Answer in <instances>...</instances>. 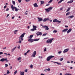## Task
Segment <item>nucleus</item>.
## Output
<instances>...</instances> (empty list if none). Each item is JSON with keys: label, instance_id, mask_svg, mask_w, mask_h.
Listing matches in <instances>:
<instances>
[{"label": "nucleus", "instance_id": "1", "mask_svg": "<svg viewBox=\"0 0 75 75\" xmlns=\"http://www.w3.org/2000/svg\"><path fill=\"white\" fill-rule=\"evenodd\" d=\"M11 9L13 11H14V9L16 11H18V10H20L19 9H18L15 6H14H14H13V5H12L11 6Z\"/></svg>", "mask_w": 75, "mask_h": 75}, {"label": "nucleus", "instance_id": "2", "mask_svg": "<svg viewBox=\"0 0 75 75\" xmlns=\"http://www.w3.org/2000/svg\"><path fill=\"white\" fill-rule=\"evenodd\" d=\"M25 34V33H24L20 36L19 39V41H23V37H24Z\"/></svg>", "mask_w": 75, "mask_h": 75}, {"label": "nucleus", "instance_id": "3", "mask_svg": "<svg viewBox=\"0 0 75 75\" xmlns=\"http://www.w3.org/2000/svg\"><path fill=\"white\" fill-rule=\"evenodd\" d=\"M0 61L1 62H4V61H6V62H8L9 61L7 60V58H2L0 60Z\"/></svg>", "mask_w": 75, "mask_h": 75}, {"label": "nucleus", "instance_id": "4", "mask_svg": "<svg viewBox=\"0 0 75 75\" xmlns=\"http://www.w3.org/2000/svg\"><path fill=\"white\" fill-rule=\"evenodd\" d=\"M54 40V38L48 39L46 41V42L47 43H50V44H51L52 42V40Z\"/></svg>", "mask_w": 75, "mask_h": 75}, {"label": "nucleus", "instance_id": "5", "mask_svg": "<svg viewBox=\"0 0 75 75\" xmlns=\"http://www.w3.org/2000/svg\"><path fill=\"white\" fill-rule=\"evenodd\" d=\"M54 56H50L48 57L47 59V61H50V59H51V58H54Z\"/></svg>", "mask_w": 75, "mask_h": 75}, {"label": "nucleus", "instance_id": "6", "mask_svg": "<svg viewBox=\"0 0 75 75\" xmlns=\"http://www.w3.org/2000/svg\"><path fill=\"white\" fill-rule=\"evenodd\" d=\"M52 9V7H50L46 9L45 10L47 12H49Z\"/></svg>", "mask_w": 75, "mask_h": 75}, {"label": "nucleus", "instance_id": "7", "mask_svg": "<svg viewBox=\"0 0 75 75\" xmlns=\"http://www.w3.org/2000/svg\"><path fill=\"white\" fill-rule=\"evenodd\" d=\"M53 22L54 23L55 22H57L59 24L61 23V21L58 20L57 19H54L53 21Z\"/></svg>", "mask_w": 75, "mask_h": 75}, {"label": "nucleus", "instance_id": "8", "mask_svg": "<svg viewBox=\"0 0 75 75\" xmlns=\"http://www.w3.org/2000/svg\"><path fill=\"white\" fill-rule=\"evenodd\" d=\"M28 41L29 42H33L34 41V40L32 38H30L28 40Z\"/></svg>", "mask_w": 75, "mask_h": 75}, {"label": "nucleus", "instance_id": "9", "mask_svg": "<svg viewBox=\"0 0 75 75\" xmlns=\"http://www.w3.org/2000/svg\"><path fill=\"white\" fill-rule=\"evenodd\" d=\"M42 20L44 21V22H45L46 21H48V20H50V19L48 18H45L42 19Z\"/></svg>", "mask_w": 75, "mask_h": 75}, {"label": "nucleus", "instance_id": "10", "mask_svg": "<svg viewBox=\"0 0 75 75\" xmlns=\"http://www.w3.org/2000/svg\"><path fill=\"white\" fill-rule=\"evenodd\" d=\"M36 55V51H35L33 53V54L32 55V57H35V55Z\"/></svg>", "mask_w": 75, "mask_h": 75}, {"label": "nucleus", "instance_id": "11", "mask_svg": "<svg viewBox=\"0 0 75 75\" xmlns=\"http://www.w3.org/2000/svg\"><path fill=\"white\" fill-rule=\"evenodd\" d=\"M36 34H38L37 35L38 36V35H42V33L40 32H38L36 33Z\"/></svg>", "mask_w": 75, "mask_h": 75}, {"label": "nucleus", "instance_id": "12", "mask_svg": "<svg viewBox=\"0 0 75 75\" xmlns=\"http://www.w3.org/2000/svg\"><path fill=\"white\" fill-rule=\"evenodd\" d=\"M44 28H45V30H49V28H48V27L47 25H45V26H44Z\"/></svg>", "mask_w": 75, "mask_h": 75}, {"label": "nucleus", "instance_id": "13", "mask_svg": "<svg viewBox=\"0 0 75 75\" xmlns=\"http://www.w3.org/2000/svg\"><path fill=\"white\" fill-rule=\"evenodd\" d=\"M69 50V49H65L63 51V52L64 53H65V52H68Z\"/></svg>", "mask_w": 75, "mask_h": 75}, {"label": "nucleus", "instance_id": "14", "mask_svg": "<svg viewBox=\"0 0 75 75\" xmlns=\"http://www.w3.org/2000/svg\"><path fill=\"white\" fill-rule=\"evenodd\" d=\"M51 62H54V63H56V64H57L58 65H61V63H58V62L52 61H51Z\"/></svg>", "mask_w": 75, "mask_h": 75}, {"label": "nucleus", "instance_id": "15", "mask_svg": "<svg viewBox=\"0 0 75 75\" xmlns=\"http://www.w3.org/2000/svg\"><path fill=\"white\" fill-rule=\"evenodd\" d=\"M68 28H66V29L63 30L62 31V32H65L66 33V32H67V31H68Z\"/></svg>", "mask_w": 75, "mask_h": 75}, {"label": "nucleus", "instance_id": "16", "mask_svg": "<svg viewBox=\"0 0 75 75\" xmlns=\"http://www.w3.org/2000/svg\"><path fill=\"white\" fill-rule=\"evenodd\" d=\"M71 30H72V29H71V28H70V29L67 31V34H68V33H70V32H71Z\"/></svg>", "mask_w": 75, "mask_h": 75}, {"label": "nucleus", "instance_id": "17", "mask_svg": "<svg viewBox=\"0 0 75 75\" xmlns=\"http://www.w3.org/2000/svg\"><path fill=\"white\" fill-rule=\"evenodd\" d=\"M33 5L34 7H38V5H37V3H35Z\"/></svg>", "mask_w": 75, "mask_h": 75}, {"label": "nucleus", "instance_id": "18", "mask_svg": "<svg viewBox=\"0 0 75 75\" xmlns=\"http://www.w3.org/2000/svg\"><path fill=\"white\" fill-rule=\"evenodd\" d=\"M38 19L39 22L41 21H42V18H39V17H38Z\"/></svg>", "mask_w": 75, "mask_h": 75}, {"label": "nucleus", "instance_id": "19", "mask_svg": "<svg viewBox=\"0 0 75 75\" xmlns=\"http://www.w3.org/2000/svg\"><path fill=\"white\" fill-rule=\"evenodd\" d=\"M74 1V0H70L67 3H72Z\"/></svg>", "mask_w": 75, "mask_h": 75}, {"label": "nucleus", "instance_id": "20", "mask_svg": "<svg viewBox=\"0 0 75 75\" xmlns=\"http://www.w3.org/2000/svg\"><path fill=\"white\" fill-rule=\"evenodd\" d=\"M37 30V29L36 28H33L31 29L30 30L31 31H35V30Z\"/></svg>", "mask_w": 75, "mask_h": 75}, {"label": "nucleus", "instance_id": "21", "mask_svg": "<svg viewBox=\"0 0 75 75\" xmlns=\"http://www.w3.org/2000/svg\"><path fill=\"white\" fill-rule=\"evenodd\" d=\"M33 35H30L29 37H28V38H33Z\"/></svg>", "mask_w": 75, "mask_h": 75}, {"label": "nucleus", "instance_id": "22", "mask_svg": "<svg viewBox=\"0 0 75 75\" xmlns=\"http://www.w3.org/2000/svg\"><path fill=\"white\" fill-rule=\"evenodd\" d=\"M20 74L21 75H24V72L20 71Z\"/></svg>", "mask_w": 75, "mask_h": 75}, {"label": "nucleus", "instance_id": "23", "mask_svg": "<svg viewBox=\"0 0 75 75\" xmlns=\"http://www.w3.org/2000/svg\"><path fill=\"white\" fill-rule=\"evenodd\" d=\"M16 47H15V48H14L13 49H11V52H13L14 50H16Z\"/></svg>", "mask_w": 75, "mask_h": 75}, {"label": "nucleus", "instance_id": "24", "mask_svg": "<svg viewBox=\"0 0 75 75\" xmlns=\"http://www.w3.org/2000/svg\"><path fill=\"white\" fill-rule=\"evenodd\" d=\"M74 17V16L73 15L72 16H69L68 17V18H73V17Z\"/></svg>", "mask_w": 75, "mask_h": 75}, {"label": "nucleus", "instance_id": "25", "mask_svg": "<svg viewBox=\"0 0 75 75\" xmlns=\"http://www.w3.org/2000/svg\"><path fill=\"white\" fill-rule=\"evenodd\" d=\"M33 65L32 64H31L30 65V68H33Z\"/></svg>", "mask_w": 75, "mask_h": 75}, {"label": "nucleus", "instance_id": "26", "mask_svg": "<svg viewBox=\"0 0 75 75\" xmlns=\"http://www.w3.org/2000/svg\"><path fill=\"white\" fill-rule=\"evenodd\" d=\"M40 3H41L40 4H44V2L43 1H41Z\"/></svg>", "mask_w": 75, "mask_h": 75}, {"label": "nucleus", "instance_id": "27", "mask_svg": "<svg viewBox=\"0 0 75 75\" xmlns=\"http://www.w3.org/2000/svg\"><path fill=\"white\" fill-rule=\"evenodd\" d=\"M33 28H35L36 29H37V26L33 25Z\"/></svg>", "mask_w": 75, "mask_h": 75}, {"label": "nucleus", "instance_id": "28", "mask_svg": "<svg viewBox=\"0 0 75 75\" xmlns=\"http://www.w3.org/2000/svg\"><path fill=\"white\" fill-rule=\"evenodd\" d=\"M39 40H40V39H34V41H39Z\"/></svg>", "mask_w": 75, "mask_h": 75}, {"label": "nucleus", "instance_id": "29", "mask_svg": "<svg viewBox=\"0 0 75 75\" xmlns=\"http://www.w3.org/2000/svg\"><path fill=\"white\" fill-rule=\"evenodd\" d=\"M70 14V12H68L66 14V16H68Z\"/></svg>", "mask_w": 75, "mask_h": 75}, {"label": "nucleus", "instance_id": "30", "mask_svg": "<svg viewBox=\"0 0 75 75\" xmlns=\"http://www.w3.org/2000/svg\"><path fill=\"white\" fill-rule=\"evenodd\" d=\"M52 1H53V0H50L48 2V3H51L52 2Z\"/></svg>", "mask_w": 75, "mask_h": 75}, {"label": "nucleus", "instance_id": "31", "mask_svg": "<svg viewBox=\"0 0 75 75\" xmlns=\"http://www.w3.org/2000/svg\"><path fill=\"white\" fill-rule=\"evenodd\" d=\"M17 70H16L14 72V75H16V74H17Z\"/></svg>", "mask_w": 75, "mask_h": 75}, {"label": "nucleus", "instance_id": "32", "mask_svg": "<svg viewBox=\"0 0 75 75\" xmlns=\"http://www.w3.org/2000/svg\"><path fill=\"white\" fill-rule=\"evenodd\" d=\"M12 3L13 4V5H15V1H12Z\"/></svg>", "mask_w": 75, "mask_h": 75}, {"label": "nucleus", "instance_id": "33", "mask_svg": "<svg viewBox=\"0 0 75 75\" xmlns=\"http://www.w3.org/2000/svg\"><path fill=\"white\" fill-rule=\"evenodd\" d=\"M21 57H19L18 58V61H20V60H21Z\"/></svg>", "mask_w": 75, "mask_h": 75}, {"label": "nucleus", "instance_id": "34", "mask_svg": "<svg viewBox=\"0 0 75 75\" xmlns=\"http://www.w3.org/2000/svg\"><path fill=\"white\" fill-rule=\"evenodd\" d=\"M70 8H68L67 10L66 11V12H68V11H69V10H70Z\"/></svg>", "mask_w": 75, "mask_h": 75}, {"label": "nucleus", "instance_id": "35", "mask_svg": "<svg viewBox=\"0 0 75 75\" xmlns=\"http://www.w3.org/2000/svg\"><path fill=\"white\" fill-rule=\"evenodd\" d=\"M63 59H64L63 58H62L59 59L60 61H62Z\"/></svg>", "mask_w": 75, "mask_h": 75}, {"label": "nucleus", "instance_id": "36", "mask_svg": "<svg viewBox=\"0 0 75 75\" xmlns=\"http://www.w3.org/2000/svg\"><path fill=\"white\" fill-rule=\"evenodd\" d=\"M57 31L54 30L53 31V33H57Z\"/></svg>", "mask_w": 75, "mask_h": 75}, {"label": "nucleus", "instance_id": "37", "mask_svg": "<svg viewBox=\"0 0 75 75\" xmlns=\"http://www.w3.org/2000/svg\"><path fill=\"white\" fill-rule=\"evenodd\" d=\"M9 73H10V71H8V70L7 72L6 73L7 74H9Z\"/></svg>", "mask_w": 75, "mask_h": 75}, {"label": "nucleus", "instance_id": "38", "mask_svg": "<svg viewBox=\"0 0 75 75\" xmlns=\"http://www.w3.org/2000/svg\"><path fill=\"white\" fill-rule=\"evenodd\" d=\"M61 52H61V51H59V52H58V54H61Z\"/></svg>", "mask_w": 75, "mask_h": 75}, {"label": "nucleus", "instance_id": "39", "mask_svg": "<svg viewBox=\"0 0 75 75\" xmlns=\"http://www.w3.org/2000/svg\"><path fill=\"white\" fill-rule=\"evenodd\" d=\"M47 35V33H45L43 34L42 36H45Z\"/></svg>", "mask_w": 75, "mask_h": 75}, {"label": "nucleus", "instance_id": "40", "mask_svg": "<svg viewBox=\"0 0 75 75\" xmlns=\"http://www.w3.org/2000/svg\"><path fill=\"white\" fill-rule=\"evenodd\" d=\"M28 71V70L27 69H26L25 70V72H27Z\"/></svg>", "mask_w": 75, "mask_h": 75}, {"label": "nucleus", "instance_id": "41", "mask_svg": "<svg viewBox=\"0 0 75 75\" xmlns=\"http://www.w3.org/2000/svg\"><path fill=\"white\" fill-rule=\"evenodd\" d=\"M45 70H47V71H50V69L48 68L47 69H45Z\"/></svg>", "mask_w": 75, "mask_h": 75}, {"label": "nucleus", "instance_id": "42", "mask_svg": "<svg viewBox=\"0 0 75 75\" xmlns=\"http://www.w3.org/2000/svg\"><path fill=\"white\" fill-rule=\"evenodd\" d=\"M40 25L41 26H42L43 28H44V27L45 26H45H43V25H42V24H41Z\"/></svg>", "mask_w": 75, "mask_h": 75}, {"label": "nucleus", "instance_id": "43", "mask_svg": "<svg viewBox=\"0 0 75 75\" xmlns=\"http://www.w3.org/2000/svg\"><path fill=\"white\" fill-rule=\"evenodd\" d=\"M5 67H8V64H5Z\"/></svg>", "mask_w": 75, "mask_h": 75}, {"label": "nucleus", "instance_id": "44", "mask_svg": "<svg viewBox=\"0 0 75 75\" xmlns=\"http://www.w3.org/2000/svg\"><path fill=\"white\" fill-rule=\"evenodd\" d=\"M19 41L18 42V43L19 44H20V43H21V41H22L21 40H19Z\"/></svg>", "mask_w": 75, "mask_h": 75}, {"label": "nucleus", "instance_id": "45", "mask_svg": "<svg viewBox=\"0 0 75 75\" xmlns=\"http://www.w3.org/2000/svg\"><path fill=\"white\" fill-rule=\"evenodd\" d=\"M47 51V49L46 48H45L44 49V52H45V51Z\"/></svg>", "mask_w": 75, "mask_h": 75}, {"label": "nucleus", "instance_id": "46", "mask_svg": "<svg viewBox=\"0 0 75 75\" xmlns=\"http://www.w3.org/2000/svg\"><path fill=\"white\" fill-rule=\"evenodd\" d=\"M19 3H21V0H18Z\"/></svg>", "mask_w": 75, "mask_h": 75}, {"label": "nucleus", "instance_id": "47", "mask_svg": "<svg viewBox=\"0 0 75 75\" xmlns=\"http://www.w3.org/2000/svg\"><path fill=\"white\" fill-rule=\"evenodd\" d=\"M62 9H63V8H61L60 9V10L61 11V10H62Z\"/></svg>", "mask_w": 75, "mask_h": 75}, {"label": "nucleus", "instance_id": "48", "mask_svg": "<svg viewBox=\"0 0 75 75\" xmlns=\"http://www.w3.org/2000/svg\"><path fill=\"white\" fill-rule=\"evenodd\" d=\"M30 1V0H25V1L26 2H28V1Z\"/></svg>", "mask_w": 75, "mask_h": 75}, {"label": "nucleus", "instance_id": "49", "mask_svg": "<svg viewBox=\"0 0 75 75\" xmlns=\"http://www.w3.org/2000/svg\"><path fill=\"white\" fill-rule=\"evenodd\" d=\"M30 51L29 50H28L26 52V53H28L30 52Z\"/></svg>", "mask_w": 75, "mask_h": 75}, {"label": "nucleus", "instance_id": "50", "mask_svg": "<svg viewBox=\"0 0 75 75\" xmlns=\"http://www.w3.org/2000/svg\"><path fill=\"white\" fill-rule=\"evenodd\" d=\"M7 7V6L5 5L4 7V8H6V7Z\"/></svg>", "mask_w": 75, "mask_h": 75}, {"label": "nucleus", "instance_id": "51", "mask_svg": "<svg viewBox=\"0 0 75 75\" xmlns=\"http://www.w3.org/2000/svg\"><path fill=\"white\" fill-rule=\"evenodd\" d=\"M6 11H8L9 10V9L8 8H7L6 9Z\"/></svg>", "mask_w": 75, "mask_h": 75}, {"label": "nucleus", "instance_id": "52", "mask_svg": "<svg viewBox=\"0 0 75 75\" xmlns=\"http://www.w3.org/2000/svg\"><path fill=\"white\" fill-rule=\"evenodd\" d=\"M3 52H0V55H1V54H3Z\"/></svg>", "mask_w": 75, "mask_h": 75}, {"label": "nucleus", "instance_id": "53", "mask_svg": "<svg viewBox=\"0 0 75 75\" xmlns=\"http://www.w3.org/2000/svg\"><path fill=\"white\" fill-rule=\"evenodd\" d=\"M27 53L26 52L25 54H24V55H27Z\"/></svg>", "mask_w": 75, "mask_h": 75}, {"label": "nucleus", "instance_id": "54", "mask_svg": "<svg viewBox=\"0 0 75 75\" xmlns=\"http://www.w3.org/2000/svg\"><path fill=\"white\" fill-rule=\"evenodd\" d=\"M9 15H10V14H8L6 16V17H8L9 16Z\"/></svg>", "mask_w": 75, "mask_h": 75}, {"label": "nucleus", "instance_id": "55", "mask_svg": "<svg viewBox=\"0 0 75 75\" xmlns=\"http://www.w3.org/2000/svg\"><path fill=\"white\" fill-rule=\"evenodd\" d=\"M65 27H66V28H68V26H67V25H65Z\"/></svg>", "mask_w": 75, "mask_h": 75}, {"label": "nucleus", "instance_id": "56", "mask_svg": "<svg viewBox=\"0 0 75 75\" xmlns=\"http://www.w3.org/2000/svg\"><path fill=\"white\" fill-rule=\"evenodd\" d=\"M10 69H12V66H10Z\"/></svg>", "mask_w": 75, "mask_h": 75}, {"label": "nucleus", "instance_id": "57", "mask_svg": "<svg viewBox=\"0 0 75 75\" xmlns=\"http://www.w3.org/2000/svg\"><path fill=\"white\" fill-rule=\"evenodd\" d=\"M6 49V47H4V48H3V50H5V49Z\"/></svg>", "mask_w": 75, "mask_h": 75}, {"label": "nucleus", "instance_id": "58", "mask_svg": "<svg viewBox=\"0 0 75 75\" xmlns=\"http://www.w3.org/2000/svg\"><path fill=\"white\" fill-rule=\"evenodd\" d=\"M4 54H5V55H6V56H7L8 54H7V53H5Z\"/></svg>", "mask_w": 75, "mask_h": 75}, {"label": "nucleus", "instance_id": "59", "mask_svg": "<svg viewBox=\"0 0 75 75\" xmlns=\"http://www.w3.org/2000/svg\"><path fill=\"white\" fill-rule=\"evenodd\" d=\"M17 31H18V30H15L14 31V32H17Z\"/></svg>", "mask_w": 75, "mask_h": 75}, {"label": "nucleus", "instance_id": "60", "mask_svg": "<svg viewBox=\"0 0 75 75\" xmlns=\"http://www.w3.org/2000/svg\"><path fill=\"white\" fill-rule=\"evenodd\" d=\"M28 29H29V28H30V26H28Z\"/></svg>", "mask_w": 75, "mask_h": 75}, {"label": "nucleus", "instance_id": "61", "mask_svg": "<svg viewBox=\"0 0 75 75\" xmlns=\"http://www.w3.org/2000/svg\"><path fill=\"white\" fill-rule=\"evenodd\" d=\"M50 6V4H47L46 6Z\"/></svg>", "mask_w": 75, "mask_h": 75}, {"label": "nucleus", "instance_id": "62", "mask_svg": "<svg viewBox=\"0 0 75 75\" xmlns=\"http://www.w3.org/2000/svg\"><path fill=\"white\" fill-rule=\"evenodd\" d=\"M40 75H45V74L42 73Z\"/></svg>", "mask_w": 75, "mask_h": 75}, {"label": "nucleus", "instance_id": "63", "mask_svg": "<svg viewBox=\"0 0 75 75\" xmlns=\"http://www.w3.org/2000/svg\"><path fill=\"white\" fill-rule=\"evenodd\" d=\"M14 16H13L12 17V19H14Z\"/></svg>", "mask_w": 75, "mask_h": 75}, {"label": "nucleus", "instance_id": "64", "mask_svg": "<svg viewBox=\"0 0 75 75\" xmlns=\"http://www.w3.org/2000/svg\"><path fill=\"white\" fill-rule=\"evenodd\" d=\"M25 13L26 15H27L28 14V13H26V12H25Z\"/></svg>", "mask_w": 75, "mask_h": 75}]
</instances>
